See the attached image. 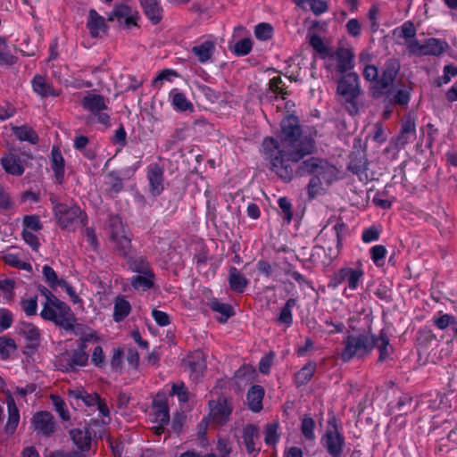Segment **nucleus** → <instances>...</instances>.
<instances>
[{"instance_id":"nucleus-15","label":"nucleus","mask_w":457,"mask_h":457,"mask_svg":"<svg viewBox=\"0 0 457 457\" xmlns=\"http://www.w3.org/2000/svg\"><path fill=\"white\" fill-rule=\"evenodd\" d=\"M184 366L189 371L192 380H198L203 377L206 369L204 353L200 351L190 353L187 359H185Z\"/></svg>"},{"instance_id":"nucleus-34","label":"nucleus","mask_w":457,"mask_h":457,"mask_svg":"<svg viewBox=\"0 0 457 457\" xmlns=\"http://www.w3.org/2000/svg\"><path fill=\"white\" fill-rule=\"evenodd\" d=\"M248 283V279L236 267L229 268L228 284L232 291L241 294L245 290Z\"/></svg>"},{"instance_id":"nucleus-8","label":"nucleus","mask_w":457,"mask_h":457,"mask_svg":"<svg viewBox=\"0 0 457 457\" xmlns=\"http://www.w3.org/2000/svg\"><path fill=\"white\" fill-rule=\"evenodd\" d=\"M93 337L92 335H86L79 339L78 347L71 353H64L58 359V366L61 370L70 372L76 371L78 368L87 365L88 354L87 353V342Z\"/></svg>"},{"instance_id":"nucleus-4","label":"nucleus","mask_w":457,"mask_h":457,"mask_svg":"<svg viewBox=\"0 0 457 457\" xmlns=\"http://www.w3.org/2000/svg\"><path fill=\"white\" fill-rule=\"evenodd\" d=\"M53 211L58 225L62 229L75 230L86 226L87 216L79 206L57 202L54 196L50 198Z\"/></svg>"},{"instance_id":"nucleus-18","label":"nucleus","mask_w":457,"mask_h":457,"mask_svg":"<svg viewBox=\"0 0 457 457\" xmlns=\"http://www.w3.org/2000/svg\"><path fill=\"white\" fill-rule=\"evenodd\" d=\"M209 405L211 409L210 418L212 421L217 425L225 424L232 411V408L228 401L226 399H221L217 402L211 401Z\"/></svg>"},{"instance_id":"nucleus-26","label":"nucleus","mask_w":457,"mask_h":457,"mask_svg":"<svg viewBox=\"0 0 457 457\" xmlns=\"http://www.w3.org/2000/svg\"><path fill=\"white\" fill-rule=\"evenodd\" d=\"M145 16L153 24H158L162 19V8L159 0H139Z\"/></svg>"},{"instance_id":"nucleus-58","label":"nucleus","mask_w":457,"mask_h":457,"mask_svg":"<svg viewBox=\"0 0 457 457\" xmlns=\"http://www.w3.org/2000/svg\"><path fill=\"white\" fill-rule=\"evenodd\" d=\"M109 229H110L111 238L117 237V236L126 233L123 224H122V221L119 216L110 217Z\"/></svg>"},{"instance_id":"nucleus-33","label":"nucleus","mask_w":457,"mask_h":457,"mask_svg":"<svg viewBox=\"0 0 457 457\" xmlns=\"http://www.w3.org/2000/svg\"><path fill=\"white\" fill-rule=\"evenodd\" d=\"M372 337V342L374 343V347H377L379 352L378 362H383L386 360L391 353L393 352V347L390 345L389 338L387 335L381 330L378 337Z\"/></svg>"},{"instance_id":"nucleus-20","label":"nucleus","mask_w":457,"mask_h":457,"mask_svg":"<svg viewBox=\"0 0 457 457\" xmlns=\"http://www.w3.org/2000/svg\"><path fill=\"white\" fill-rule=\"evenodd\" d=\"M260 438L259 429L255 425L248 424L243 428V441L249 454L255 457L260 452V447L256 446Z\"/></svg>"},{"instance_id":"nucleus-7","label":"nucleus","mask_w":457,"mask_h":457,"mask_svg":"<svg viewBox=\"0 0 457 457\" xmlns=\"http://www.w3.org/2000/svg\"><path fill=\"white\" fill-rule=\"evenodd\" d=\"M363 276L362 263L361 261H358L354 267L344 266L335 271L331 276L328 287L337 288L341 284L345 283L346 287L344 289V294H346L347 290L355 291L361 283Z\"/></svg>"},{"instance_id":"nucleus-54","label":"nucleus","mask_w":457,"mask_h":457,"mask_svg":"<svg viewBox=\"0 0 457 457\" xmlns=\"http://www.w3.org/2000/svg\"><path fill=\"white\" fill-rule=\"evenodd\" d=\"M348 170L353 173L361 176L367 170V161L364 156H355L350 161Z\"/></svg>"},{"instance_id":"nucleus-48","label":"nucleus","mask_w":457,"mask_h":457,"mask_svg":"<svg viewBox=\"0 0 457 457\" xmlns=\"http://www.w3.org/2000/svg\"><path fill=\"white\" fill-rule=\"evenodd\" d=\"M278 423L277 421L268 423L265 426L264 441L267 445H274L278 443V441L279 439V435L278 433Z\"/></svg>"},{"instance_id":"nucleus-30","label":"nucleus","mask_w":457,"mask_h":457,"mask_svg":"<svg viewBox=\"0 0 457 457\" xmlns=\"http://www.w3.org/2000/svg\"><path fill=\"white\" fill-rule=\"evenodd\" d=\"M287 95V92L281 78L274 77L269 82V88L266 90L264 97L269 101H273L279 97L285 99Z\"/></svg>"},{"instance_id":"nucleus-49","label":"nucleus","mask_w":457,"mask_h":457,"mask_svg":"<svg viewBox=\"0 0 457 457\" xmlns=\"http://www.w3.org/2000/svg\"><path fill=\"white\" fill-rule=\"evenodd\" d=\"M17 348L15 341L7 337H0V355L3 359L10 357L11 353H13Z\"/></svg>"},{"instance_id":"nucleus-50","label":"nucleus","mask_w":457,"mask_h":457,"mask_svg":"<svg viewBox=\"0 0 457 457\" xmlns=\"http://www.w3.org/2000/svg\"><path fill=\"white\" fill-rule=\"evenodd\" d=\"M172 103L175 108L180 112L192 111L194 108L192 103L187 100L183 93L180 92L173 94Z\"/></svg>"},{"instance_id":"nucleus-21","label":"nucleus","mask_w":457,"mask_h":457,"mask_svg":"<svg viewBox=\"0 0 457 457\" xmlns=\"http://www.w3.org/2000/svg\"><path fill=\"white\" fill-rule=\"evenodd\" d=\"M70 436L81 452L89 450L92 441V432L89 428H73L70 431Z\"/></svg>"},{"instance_id":"nucleus-53","label":"nucleus","mask_w":457,"mask_h":457,"mask_svg":"<svg viewBox=\"0 0 457 457\" xmlns=\"http://www.w3.org/2000/svg\"><path fill=\"white\" fill-rule=\"evenodd\" d=\"M433 323L437 328L444 330L450 326H456L457 320L455 317L451 314H442L439 317H434Z\"/></svg>"},{"instance_id":"nucleus-57","label":"nucleus","mask_w":457,"mask_h":457,"mask_svg":"<svg viewBox=\"0 0 457 457\" xmlns=\"http://www.w3.org/2000/svg\"><path fill=\"white\" fill-rule=\"evenodd\" d=\"M386 254V249L382 245H377L370 248V258L378 267L384 264Z\"/></svg>"},{"instance_id":"nucleus-42","label":"nucleus","mask_w":457,"mask_h":457,"mask_svg":"<svg viewBox=\"0 0 457 457\" xmlns=\"http://www.w3.org/2000/svg\"><path fill=\"white\" fill-rule=\"evenodd\" d=\"M321 159L312 157L306 161H303L297 168L296 172L300 176H304L307 174L313 173L316 175L317 170L320 167Z\"/></svg>"},{"instance_id":"nucleus-61","label":"nucleus","mask_w":457,"mask_h":457,"mask_svg":"<svg viewBox=\"0 0 457 457\" xmlns=\"http://www.w3.org/2000/svg\"><path fill=\"white\" fill-rule=\"evenodd\" d=\"M171 395H177L179 400L183 403H187L189 400V392L184 382L172 384Z\"/></svg>"},{"instance_id":"nucleus-43","label":"nucleus","mask_w":457,"mask_h":457,"mask_svg":"<svg viewBox=\"0 0 457 457\" xmlns=\"http://www.w3.org/2000/svg\"><path fill=\"white\" fill-rule=\"evenodd\" d=\"M417 30L411 21L404 22L400 28V37L404 39V44L407 46L408 53L410 52V44L415 39Z\"/></svg>"},{"instance_id":"nucleus-47","label":"nucleus","mask_w":457,"mask_h":457,"mask_svg":"<svg viewBox=\"0 0 457 457\" xmlns=\"http://www.w3.org/2000/svg\"><path fill=\"white\" fill-rule=\"evenodd\" d=\"M129 268L137 273L152 275V270L147 262L146 259L140 256L135 258L129 262Z\"/></svg>"},{"instance_id":"nucleus-6","label":"nucleus","mask_w":457,"mask_h":457,"mask_svg":"<svg viewBox=\"0 0 457 457\" xmlns=\"http://www.w3.org/2000/svg\"><path fill=\"white\" fill-rule=\"evenodd\" d=\"M343 345L340 358L344 362H348L354 358H363L374 348L372 337L369 334L348 335L344 338Z\"/></svg>"},{"instance_id":"nucleus-22","label":"nucleus","mask_w":457,"mask_h":457,"mask_svg":"<svg viewBox=\"0 0 457 457\" xmlns=\"http://www.w3.org/2000/svg\"><path fill=\"white\" fill-rule=\"evenodd\" d=\"M6 403L8 409V420L4 429L7 434H12L16 430L20 421V411L11 394H8L6 396Z\"/></svg>"},{"instance_id":"nucleus-29","label":"nucleus","mask_w":457,"mask_h":457,"mask_svg":"<svg viewBox=\"0 0 457 457\" xmlns=\"http://www.w3.org/2000/svg\"><path fill=\"white\" fill-rule=\"evenodd\" d=\"M68 395L72 404L76 403L79 406V401H81L88 407L95 406L100 397L97 394H88L83 389L69 390Z\"/></svg>"},{"instance_id":"nucleus-16","label":"nucleus","mask_w":457,"mask_h":457,"mask_svg":"<svg viewBox=\"0 0 457 457\" xmlns=\"http://www.w3.org/2000/svg\"><path fill=\"white\" fill-rule=\"evenodd\" d=\"M110 21L116 20L120 25L130 29L137 25V12L126 4L117 5L109 17Z\"/></svg>"},{"instance_id":"nucleus-35","label":"nucleus","mask_w":457,"mask_h":457,"mask_svg":"<svg viewBox=\"0 0 457 457\" xmlns=\"http://www.w3.org/2000/svg\"><path fill=\"white\" fill-rule=\"evenodd\" d=\"M264 390L261 386H253L247 392L246 399L249 408L253 411H259L262 408Z\"/></svg>"},{"instance_id":"nucleus-55","label":"nucleus","mask_w":457,"mask_h":457,"mask_svg":"<svg viewBox=\"0 0 457 457\" xmlns=\"http://www.w3.org/2000/svg\"><path fill=\"white\" fill-rule=\"evenodd\" d=\"M44 278L52 288H56L61 286L62 278H58L56 272L48 265H45L42 270Z\"/></svg>"},{"instance_id":"nucleus-44","label":"nucleus","mask_w":457,"mask_h":457,"mask_svg":"<svg viewBox=\"0 0 457 457\" xmlns=\"http://www.w3.org/2000/svg\"><path fill=\"white\" fill-rule=\"evenodd\" d=\"M296 300L290 298L287 301L284 307L281 309L278 321L289 327L293 323L292 309L295 306Z\"/></svg>"},{"instance_id":"nucleus-13","label":"nucleus","mask_w":457,"mask_h":457,"mask_svg":"<svg viewBox=\"0 0 457 457\" xmlns=\"http://www.w3.org/2000/svg\"><path fill=\"white\" fill-rule=\"evenodd\" d=\"M448 47V44L445 40L436 37H429L424 42L412 41L410 44L409 54L422 56V55H434L438 56L442 54Z\"/></svg>"},{"instance_id":"nucleus-1","label":"nucleus","mask_w":457,"mask_h":457,"mask_svg":"<svg viewBox=\"0 0 457 457\" xmlns=\"http://www.w3.org/2000/svg\"><path fill=\"white\" fill-rule=\"evenodd\" d=\"M264 159L269 168L281 179H292V162H298L315 150L312 136L302 132L298 120L287 116L281 121V131L277 138L266 137L262 142Z\"/></svg>"},{"instance_id":"nucleus-39","label":"nucleus","mask_w":457,"mask_h":457,"mask_svg":"<svg viewBox=\"0 0 457 457\" xmlns=\"http://www.w3.org/2000/svg\"><path fill=\"white\" fill-rule=\"evenodd\" d=\"M209 305L213 312L221 314L219 319L221 323H225L229 317L234 315L233 307L230 304L220 303L218 299H212Z\"/></svg>"},{"instance_id":"nucleus-19","label":"nucleus","mask_w":457,"mask_h":457,"mask_svg":"<svg viewBox=\"0 0 457 457\" xmlns=\"http://www.w3.org/2000/svg\"><path fill=\"white\" fill-rule=\"evenodd\" d=\"M147 179L151 193L154 195H159L163 190V170L156 163L150 164Z\"/></svg>"},{"instance_id":"nucleus-5","label":"nucleus","mask_w":457,"mask_h":457,"mask_svg":"<svg viewBox=\"0 0 457 457\" xmlns=\"http://www.w3.org/2000/svg\"><path fill=\"white\" fill-rule=\"evenodd\" d=\"M40 317L45 320L53 321L56 326L67 331L72 330L75 323V317L71 307L60 299L44 303Z\"/></svg>"},{"instance_id":"nucleus-11","label":"nucleus","mask_w":457,"mask_h":457,"mask_svg":"<svg viewBox=\"0 0 457 457\" xmlns=\"http://www.w3.org/2000/svg\"><path fill=\"white\" fill-rule=\"evenodd\" d=\"M342 224H336L331 229L323 228L318 237L323 245L321 248L328 256L330 261L335 260L339 255L341 250V231Z\"/></svg>"},{"instance_id":"nucleus-24","label":"nucleus","mask_w":457,"mask_h":457,"mask_svg":"<svg viewBox=\"0 0 457 457\" xmlns=\"http://www.w3.org/2000/svg\"><path fill=\"white\" fill-rule=\"evenodd\" d=\"M386 101L389 104H395L399 105H407L410 101V89L407 87L395 89V87H389L384 93Z\"/></svg>"},{"instance_id":"nucleus-25","label":"nucleus","mask_w":457,"mask_h":457,"mask_svg":"<svg viewBox=\"0 0 457 457\" xmlns=\"http://www.w3.org/2000/svg\"><path fill=\"white\" fill-rule=\"evenodd\" d=\"M154 421L158 424L167 425L170 421L169 407L164 396H157L153 402Z\"/></svg>"},{"instance_id":"nucleus-9","label":"nucleus","mask_w":457,"mask_h":457,"mask_svg":"<svg viewBox=\"0 0 457 457\" xmlns=\"http://www.w3.org/2000/svg\"><path fill=\"white\" fill-rule=\"evenodd\" d=\"M29 159H32L29 154L19 153L16 149L12 148L1 157V165L6 173L20 177L24 173Z\"/></svg>"},{"instance_id":"nucleus-10","label":"nucleus","mask_w":457,"mask_h":457,"mask_svg":"<svg viewBox=\"0 0 457 457\" xmlns=\"http://www.w3.org/2000/svg\"><path fill=\"white\" fill-rule=\"evenodd\" d=\"M81 106L94 115L97 122L106 127L110 126V115L104 112L108 107L103 96L87 93L81 100Z\"/></svg>"},{"instance_id":"nucleus-2","label":"nucleus","mask_w":457,"mask_h":457,"mask_svg":"<svg viewBox=\"0 0 457 457\" xmlns=\"http://www.w3.org/2000/svg\"><path fill=\"white\" fill-rule=\"evenodd\" d=\"M400 69V61L394 57L385 62L380 71L375 65L369 64L364 67L362 71L364 79L374 83L370 89L374 98L383 96L386 89L393 86Z\"/></svg>"},{"instance_id":"nucleus-51","label":"nucleus","mask_w":457,"mask_h":457,"mask_svg":"<svg viewBox=\"0 0 457 457\" xmlns=\"http://www.w3.org/2000/svg\"><path fill=\"white\" fill-rule=\"evenodd\" d=\"M314 428H315V421L312 418L309 416H304L302 419L301 422V432L303 436L307 440H313L315 438L314 435Z\"/></svg>"},{"instance_id":"nucleus-12","label":"nucleus","mask_w":457,"mask_h":457,"mask_svg":"<svg viewBox=\"0 0 457 457\" xmlns=\"http://www.w3.org/2000/svg\"><path fill=\"white\" fill-rule=\"evenodd\" d=\"M353 54L351 50L339 47L331 50L326 59L325 67L328 71H336L339 73H345L353 68Z\"/></svg>"},{"instance_id":"nucleus-36","label":"nucleus","mask_w":457,"mask_h":457,"mask_svg":"<svg viewBox=\"0 0 457 457\" xmlns=\"http://www.w3.org/2000/svg\"><path fill=\"white\" fill-rule=\"evenodd\" d=\"M130 310V303L123 296L116 297L113 307V320L116 322L123 320L129 314Z\"/></svg>"},{"instance_id":"nucleus-63","label":"nucleus","mask_w":457,"mask_h":457,"mask_svg":"<svg viewBox=\"0 0 457 457\" xmlns=\"http://www.w3.org/2000/svg\"><path fill=\"white\" fill-rule=\"evenodd\" d=\"M252 41L250 38H244L237 41L234 46V52L237 55H246L252 50Z\"/></svg>"},{"instance_id":"nucleus-14","label":"nucleus","mask_w":457,"mask_h":457,"mask_svg":"<svg viewBox=\"0 0 457 457\" xmlns=\"http://www.w3.org/2000/svg\"><path fill=\"white\" fill-rule=\"evenodd\" d=\"M322 445L331 456L340 457L343 453L345 438L337 428H334L326 431L322 437Z\"/></svg>"},{"instance_id":"nucleus-45","label":"nucleus","mask_w":457,"mask_h":457,"mask_svg":"<svg viewBox=\"0 0 457 457\" xmlns=\"http://www.w3.org/2000/svg\"><path fill=\"white\" fill-rule=\"evenodd\" d=\"M336 175V167L329 164L327 161L321 160L316 177H320V180L330 182Z\"/></svg>"},{"instance_id":"nucleus-62","label":"nucleus","mask_w":457,"mask_h":457,"mask_svg":"<svg viewBox=\"0 0 457 457\" xmlns=\"http://www.w3.org/2000/svg\"><path fill=\"white\" fill-rule=\"evenodd\" d=\"M21 305L26 315H36L37 311V296H33L29 299H22Z\"/></svg>"},{"instance_id":"nucleus-46","label":"nucleus","mask_w":457,"mask_h":457,"mask_svg":"<svg viewBox=\"0 0 457 457\" xmlns=\"http://www.w3.org/2000/svg\"><path fill=\"white\" fill-rule=\"evenodd\" d=\"M154 273L152 275L139 274L131 279V285L135 289L146 290L154 286Z\"/></svg>"},{"instance_id":"nucleus-41","label":"nucleus","mask_w":457,"mask_h":457,"mask_svg":"<svg viewBox=\"0 0 457 457\" xmlns=\"http://www.w3.org/2000/svg\"><path fill=\"white\" fill-rule=\"evenodd\" d=\"M111 239L114 243V247L120 255L126 257L129 254L132 248L131 239L126 233Z\"/></svg>"},{"instance_id":"nucleus-23","label":"nucleus","mask_w":457,"mask_h":457,"mask_svg":"<svg viewBox=\"0 0 457 457\" xmlns=\"http://www.w3.org/2000/svg\"><path fill=\"white\" fill-rule=\"evenodd\" d=\"M19 331L29 341L28 348L36 350L40 343V331L37 326L29 322L20 324Z\"/></svg>"},{"instance_id":"nucleus-31","label":"nucleus","mask_w":457,"mask_h":457,"mask_svg":"<svg viewBox=\"0 0 457 457\" xmlns=\"http://www.w3.org/2000/svg\"><path fill=\"white\" fill-rule=\"evenodd\" d=\"M51 168L56 182L62 184L64 179V159L56 146H54L51 151Z\"/></svg>"},{"instance_id":"nucleus-64","label":"nucleus","mask_w":457,"mask_h":457,"mask_svg":"<svg viewBox=\"0 0 457 457\" xmlns=\"http://www.w3.org/2000/svg\"><path fill=\"white\" fill-rule=\"evenodd\" d=\"M52 401L53 404L56 410V411L59 413L60 417L63 420H70V413L68 410L65 408V403L64 401L57 395H52Z\"/></svg>"},{"instance_id":"nucleus-60","label":"nucleus","mask_w":457,"mask_h":457,"mask_svg":"<svg viewBox=\"0 0 457 457\" xmlns=\"http://www.w3.org/2000/svg\"><path fill=\"white\" fill-rule=\"evenodd\" d=\"M282 212L283 220L289 224L293 218L292 204L287 197H280L278 201Z\"/></svg>"},{"instance_id":"nucleus-40","label":"nucleus","mask_w":457,"mask_h":457,"mask_svg":"<svg viewBox=\"0 0 457 457\" xmlns=\"http://www.w3.org/2000/svg\"><path fill=\"white\" fill-rule=\"evenodd\" d=\"M12 131L21 141H28L31 144L38 142L37 132L29 126L13 127Z\"/></svg>"},{"instance_id":"nucleus-27","label":"nucleus","mask_w":457,"mask_h":457,"mask_svg":"<svg viewBox=\"0 0 457 457\" xmlns=\"http://www.w3.org/2000/svg\"><path fill=\"white\" fill-rule=\"evenodd\" d=\"M87 28L92 37H97L101 32H104L106 29L104 18L97 13L94 9L88 12Z\"/></svg>"},{"instance_id":"nucleus-38","label":"nucleus","mask_w":457,"mask_h":457,"mask_svg":"<svg viewBox=\"0 0 457 457\" xmlns=\"http://www.w3.org/2000/svg\"><path fill=\"white\" fill-rule=\"evenodd\" d=\"M317 364L314 361L307 362L295 376V384L300 386L307 384L312 378Z\"/></svg>"},{"instance_id":"nucleus-56","label":"nucleus","mask_w":457,"mask_h":457,"mask_svg":"<svg viewBox=\"0 0 457 457\" xmlns=\"http://www.w3.org/2000/svg\"><path fill=\"white\" fill-rule=\"evenodd\" d=\"M273 28L270 24L262 22L255 26L254 36L260 40H268L272 37Z\"/></svg>"},{"instance_id":"nucleus-17","label":"nucleus","mask_w":457,"mask_h":457,"mask_svg":"<svg viewBox=\"0 0 457 457\" xmlns=\"http://www.w3.org/2000/svg\"><path fill=\"white\" fill-rule=\"evenodd\" d=\"M35 430L44 436L49 437L56 430L54 416L48 411H39L33 417Z\"/></svg>"},{"instance_id":"nucleus-52","label":"nucleus","mask_w":457,"mask_h":457,"mask_svg":"<svg viewBox=\"0 0 457 457\" xmlns=\"http://www.w3.org/2000/svg\"><path fill=\"white\" fill-rule=\"evenodd\" d=\"M310 45L314 48V50L319 53L321 57L323 59H327L328 55V53L331 52V48H328L325 46L322 38L316 35V34H313L311 37H310Z\"/></svg>"},{"instance_id":"nucleus-28","label":"nucleus","mask_w":457,"mask_h":457,"mask_svg":"<svg viewBox=\"0 0 457 457\" xmlns=\"http://www.w3.org/2000/svg\"><path fill=\"white\" fill-rule=\"evenodd\" d=\"M214 51L215 43L212 40H205L203 43L193 46L191 49L192 54L201 63L211 61Z\"/></svg>"},{"instance_id":"nucleus-32","label":"nucleus","mask_w":457,"mask_h":457,"mask_svg":"<svg viewBox=\"0 0 457 457\" xmlns=\"http://www.w3.org/2000/svg\"><path fill=\"white\" fill-rule=\"evenodd\" d=\"M372 337V342L374 343V347H377L379 352L378 362H383L386 360L391 353L393 352V347L390 345L389 338L387 335L381 330L378 337Z\"/></svg>"},{"instance_id":"nucleus-59","label":"nucleus","mask_w":457,"mask_h":457,"mask_svg":"<svg viewBox=\"0 0 457 457\" xmlns=\"http://www.w3.org/2000/svg\"><path fill=\"white\" fill-rule=\"evenodd\" d=\"M309 3L311 10L316 14H321L328 10V4L323 0H295L297 5H302L303 3Z\"/></svg>"},{"instance_id":"nucleus-37","label":"nucleus","mask_w":457,"mask_h":457,"mask_svg":"<svg viewBox=\"0 0 457 457\" xmlns=\"http://www.w3.org/2000/svg\"><path fill=\"white\" fill-rule=\"evenodd\" d=\"M32 87L34 91L43 97L48 96H55L54 89L46 81V79L40 75H37L34 77V79H32Z\"/></svg>"},{"instance_id":"nucleus-3","label":"nucleus","mask_w":457,"mask_h":457,"mask_svg":"<svg viewBox=\"0 0 457 457\" xmlns=\"http://www.w3.org/2000/svg\"><path fill=\"white\" fill-rule=\"evenodd\" d=\"M337 94L351 115L359 112L357 99L362 94L360 85V78L355 72H348L337 80Z\"/></svg>"}]
</instances>
